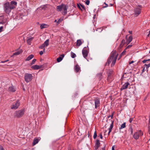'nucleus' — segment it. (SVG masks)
<instances>
[{
  "label": "nucleus",
  "mask_w": 150,
  "mask_h": 150,
  "mask_svg": "<svg viewBox=\"0 0 150 150\" xmlns=\"http://www.w3.org/2000/svg\"><path fill=\"white\" fill-rule=\"evenodd\" d=\"M143 135V132L141 130H139L135 132L134 133L133 137L135 139H137L139 138V136H142Z\"/></svg>",
  "instance_id": "obj_7"
},
{
  "label": "nucleus",
  "mask_w": 150,
  "mask_h": 150,
  "mask_svg": "<svg viewBox=\"0 0 150 150\" xmlns=\"http://www.w3.org/2000/svg\"><path fill=\"white\" fill-rule=\"evenodd\" d=\"M84 113L86 111L88 110H91L94 109V104L89 103L86 105H83L81 108Z\"/></svg>",
  "instance_id": "obj_3"
},
{
  "label": "nucleus",
  "mask_w": 150,
  "mask_h": 150,
  "mask_svg": "<svg viewBox=\"0 0 150 150\" xmlns=\"http://www.w3.org/2000/svg\"><path fill=\"white\" fill-rule=\"evenodd\" d=\"M128 131L130 132L131 134L133 135V128L131 125H129V128Z\"/></svg>",
  "instance_id": "obj_28"
},
{
  "label": "nucleus",
  "mask_w": 150,
  "mask_h": 150,
  "mask_svg": "<svg viewBox=\"0 0 150 150\" xmlns=\"http://www.w3.org/2000/svg\"><path fill=\"white\" fill-rule=\"evenodd\" d=\"M57 20H55L54 21V22H57Z\"/></svg>",
  "instance_id": "obj_63"
},
{
  "label": "nucleus",
  "mask_w": 150,
  "mask_h": 150,
  "mask_svg": "<svg viewBox=\"0 0 150 150\" xmlns=\"http://www.w3.org/2000/svg\"><path fill=\"white\" fill-rule=\"evenodd\" d=\"M103 8H105L108 6V5L105 3H104L103 5Z\"/></svg>",
  "instance_id": "obj_39"
},
{
  "label": "nucleus",
  "mask_w": 150,
  "mask_h": 150,
  "mask_svg": "<svg viewBox=\"0 0 150 150\" xmlns=\"http://www.w3.org/2000/svg\"><path fill=\"white\" fill-rule=\"evenodd\" d=\"M25 110L24 109H22L16 111L14 114V116L15 117L20 118L22 117L24 114Z\"/></svg>",
  "instance_id": "obj_4"
},
{
  "label": "nucleus",
  "mask_w": 150,
  "mask_h": 150,
  "mask_svg": "<svg viewBox=\"0 0 150 150\" xmlns=\"http://www.w3.org/2000/svg\"><path fill=\"white\" fill-rule=\"evenodd\" d=\"M144 66H145L146 67V69H147L149 67H150V64H145L144 65Z\"/></svg>",
  "instance_id": "obj_35"
},
{
  "label": "nucleus",
  "mask_w": 150,
  "mask_h": 150,
  "mask_svg": "<svg viewBox=\"0 0 150 150\" xmlns=\"http://www.w3.org/2000/svg\"><path fill=\"white\" fill-rule=\"evenodd\" d=\"M62 9L63 10V15H65L67 13V8L65 5H64L63 6Z\"/></svg>",
  "instance_id": "obj_16"
},
{
  "label": "nucleus",
  "mask_w": 150,
  "mask_h": 150,
  "mask_svg": "<svg viewBox=\"0 0 150 150\" xmlns=\"http://www.w3.org/2000/svg\"><path fill=\"white\" fill-rule=\"evenodd\" d=\"M77 6L79 8V9H81V7H80V4H77Z\"/></svg>",
  "instance_id": "obj_48"
},
{
  "label": "nucleus",
  "mask_w": 150,
  "mask_h": 150,
  "mask_svg": "<svg viewBox=\"0 0 150 150\" xmlns=\"http://www.w3.org/2000/svg\"><path fill=\"white\" fill-rule=\"evenodd\" d=\"M43 44L45 47L48 46L49 45V40L47 39L46 40Z\"/></svg>",
  "instance_id": "obj_27"
},
{
  "label": "nucleus",
  "mask_w": 150,
  "mask_h": 150,
  "mask_svg": "<svg viewBox=\"0 0 150 150\" xmlns=\"http://www.w3.org/2000/svg\"><path fill=\"white\" fill-rule=\"evenodd\" d=\"M95 100V108H97L98 107L100 106V100L99 99H96Z\"/></svg>",
  "instance_id": "obj_11"
},
{
  "label": "nucleus",
  "mask_w": 150,
  "mask_h": 150,
  "mask_svg": "<svg viewBox=\"0 0 150 150\" xmlns=\"http://www.w3.org/2000/svg\"><path fill=\"white\" fill-rule=\"evenodd\" d=\"M129 85L130 83L128 82L125 83L120 88V90L122 91L123 90L127 89V88L128 86Z\"/></svg>",
  "instance_id": "obj_12"
},
{
  "label": "nucleus",
  "mask_w": 150,
  "mask_h": 150,
  "mask_svg": "<svg viewBox=\"0 0 150 150\" xmlns=\"http://www.w3.org/2000/svg\"><path fill=\"white\" fill-rule=\"evenodd\" d=\"M25 81L27 82L31 81L33 79V76L31 74L26 73L24 75Z\"/></svg>",
  "instance_id": "obj_5"
},
{
  "label": "nucleus",
  "mask_w": 150,
  "mask_h": 150,
  "mask_svg": "<svg viewBox=\"0 0 150 150\" xmlns=\"http://www.w3.org/2000/svg\"><path fill=\"white\" fill-rule=\"evenodd\" d=\"M4 23V22H0V24H3Z\"/></svg>",
  "instance_id": "obj_62"
},
{
  "label": "nucleus",
  "mask_w": 150,
  "mask_h": 150,
  "mask_svg": "<svg viewBox=\"0 0 150 150\" xmlns=\"http://www.w3.org/2000/svg\"><path fill=\"white\" fill-rule=\"evenodd\" d=\"M80 5L81 6V7L83 8V9H85V7H84V6H83V5H81V4H80Z\"/></svg>",
  "instance_id": "obj_49"
},
{
  "label": "nucleus",
  "mask_w": 150,
  "mask_h": 150,
  "mask_svg": "<svg viewBox=\"0 0 150 150\" xmlns=\"http://www.w3.org/2000/svg\"><path fill=\"white\" fill-rule=\"evenodd\" d=\"M131 46V45H128V46L127 47V48H129Z\"/></svg>",
  "instance_id": "obj_59"
},
{
  "label": "nucleus",
  "mask_w": 150,
  "mask_h": 150,
  "mask_svg": "<svg viewBox=\"0 0 150 150\" xmlns=\"http://www.w3.org/2000/svg\"><path fill=\"white\" fill-rule=\"evenodd\" d=\"M82 42L80 40H78L77 41L76 45L77 46H80L82 44Z\"/></svg>",
  "instance_id": "obj_24"
},
{
  "label": "nucleus",
  "mask_w": 150,
  "mask_h": 150,
  "mask_svg": "<svg viewBox=\"0 0 150 150\" xmlns=\"http://www.w3.org/2000/svg\"><path fill=\"white\" fill-rule=\"evenodd\" d=\"M36 61V59H34L32 61V62L31 63V65H33L34 64Z\"/></svg>",
  "instance_id": "obj_37"
},
{
  "label": "nucleus",
  "mask_w": 150,
  "mask_h": 150,
  "mask_svg": "<svg viewBox=\"0 0 150 150\" xmlns=\"http://www.w3.org/2000/svg\"><path fill=\"white\" fill-rule=\"evenodd\" d=\"M118 55V54H117L115 51L112 52L110 57L107 60L105 65H109L112 62L111 64V66H114L115 63Z\"/></svg>",
  "instance_id": "obj_1"
},
{
  "label": "nucleus",
  "mask_w": 150,
  "mask_h": 150,
  "mask_svg": "<svg viewBox=\"0 0 150 150\" xmlns=\"http://www.w3.org/2000/svg\"><path fill=\"white\" fill-rule=\"evenodd\" d=\"M31 68L34 69H39V65H35L32 66Z\"/></svg>",
  "instance_id": "obj_26"
},
{
  "label": "nucleus",
  "mask_w": 150,
  "mask_h": 150,
  "mask_svg": "<svg viewBox=\"0 0 150 150\" xmlns=\"http://www.w3.org/2000/svg\"><path fill=\"white\" fill-rule=\"evenodd\" d=\"M71 56L72 58H74L76 57V54L72 52H71Z\"/></svg>",
  "instance_id": "obj_34"
},
{
  "label": "nucleus",
  "mask_w": 150,
  "mask_h": 150,
  "mask_svg": "<svg viewBox=\"0 0 150 150\" xmlns=\"http://www.w3.org/2000/svg\"><path fill=\"white\" fill-rule=\"evenodd\" d=\"M39 142V140L37 138H35L33 140V146H34L36 144H37Z\"/></svg>",
  "instance_id": "obj_23"
},
{
  "label": "nucleus",
  "mask_w": 150,
  "mask_h": 150,
  "mask_svg": "<svg viewBox=\"0 0 150 150\" xmlns=\"http://www.w3.org/2000/svg\"><path fill=\"white\" fill-rule=\"evenodd\" d=\"M126 125V123L124 122L123 124H122L121 126V127L120 128V129H122L124 128L125 127Z\"/></svg>",
  "instance_id": "obj_33"
},
{
  "label": "nucleus",
  "mask_w": 150,
  "mask_h": 150,
  "mask_svg": "<svg viewBox=\"0 0 150 150\" xmlns=\"http://www.w3.org/2000/svg\"><path fill=\"white\" fill-rule=\"evenodd\" d=\"M134 62V61H132L130 62H129V64H132Z\"/></svg>",
  "instance_id": "obj_55"
},
{
  "label": "nucleus",
  "mask_w": 150,
  "mask_h": 150,
  "mask_svg": "<svg viewBox=\"0 0 150 150\" xmlns=\"http://www.w3.org/2000/svg\"><path fill=\"white\" fill-rule=\"evenodd\" d=\"M112 150H114V147L113 146L112 147Z\"/></svg>",
  "instance_id": "obj_58"
},
{
  "label": "nucleus",
  "mask_w": 150,
  "mask_h": 150,
  "mask_svg": "<svg viewBox=\"0 0 150 150\" xmlns=\"http://www.w3.org/2000/svg\"><path fill=\"white\" fill-rule=\"evenodd\" d=\"M150 60V59H149L148 60H144L142 61V62L144 63H145L147 61Z\"/></svg>",
  "instance_id": "obj_41"
},
{
  "label": "nucleus",
  "mask_w": 150,
  "mask_h": 150,
  "mask_svg": "<svg viewBox=\"0 0 150 150\" xmlns=\"http://www.w3.org/2000/svg\"><path fill=\"white\" fill-rule=\"evenodd\" d=\"M47 25L45 24H42L40 25V28L42 29L46 27Z\"/></svg>",
  "instance_id": "obj_32"
},
{
  "label": "nucleus",
  "mask_w": 150,
  "mask_h": 150,
  "mask_svg": "<svg viewBox=\"0 0 150 150\" xmlns=\"http://www.w3.org/2000/svg\"><path fill=\"white\" fill-rule=\"evenodd\" d=\"M129 33L130 34H132V31H129Z\"/></svg>",
  "instance_id": "obj_57"
},
{
  "label": "nucleus",
  "mask_w": 150,
  "mask_h": 150,
  "mask_svg": "<svg viewBox=\"0 0 150 150\" xmlns=\"http://www.w3.org/2000/svg\"><path fill=\"white\" fill-rule=\"evenodd\" d=\"M9 91L11 92H14L16 91V89L14 88L12 86H10L9 87L8 89Z\"/></svg>",
  "instance_id": "obj_20"
},
{
  "label": "nucleus",
  "mask_w": 150,
  "mask_h": 150,
  "mask_svg": "<svg viewBox=\"0 0 150 150\" xmlns=\"http://www.w3.org/2000/svg\"><path fill=\"white\" fill-rule=\"evenodd\" d=\"M9 61V60H6V61H2L1 62V63H4L6 62H8Z\"/></svg>",
  "instance_id": "obj_51"
},
{
  "label": "nucleus",
  "mask_w": 150,
  "mask_h": 150,
  "mask_svg": "<svg viewBox=\"0 0 150 150\" xmlns=\"http://www.w3.org/2000/svg\"><path fill=\"white\" fill-rule=\"evenodd\" d=\"M102 74L101 73H99L97 75V76L98 78V79L100 80L102 78Z\"/></svg>",
  "instance_id": "obj_31"
},
{
  "label": "nucleus",
  "mask_w": 150,
  "mask_h": 150,
  "mask_svg": "<svg viewBox=\"0 0 150 150\" xmlns=\"http://www.w3.org/2000/svg\"><path fill=\"white\" fill-rule=\"evenodd\" d=\"M20 103L19 100H17L14 102L11 105V109L16 110L17 109L19 106Z\"/></svg>",
  "instance_id": "obj_6"
},
{
  "label": "nucleus",
  "mask_w": 150,
  "mask_h": 150,
  "mask_svg": "<svg viewBox=\"0 0 150 150\" xmlns=\"http://www.w3.org/2000/svg\"><path fill=\"white\" fill-rule=\"evenodd\" d=\"M74 69L75 71L76 72H78L79 71V70L80 69V68L79 65L78 64H76V65L74 68Z\"/></svg>",
  "instance_id": "obj_22"
},
{
  "label": "nucleus",
  "mask_w": 150,
  "mask_h": 150,
  "mask_svg": "<svg viewBox=\"0 0 150 150\" xmlns=\"http://www.w3.org/2000/svg\"><path fill=\"white\" fill-rule=\"evenodd\" d=\"M0 150H4L2 146H0Z\"/></svg>",
  "instance_id": "obj_46"
},
{
  "label": "nucleus",
  "mask_w": 150,
  "mask_h": 150,
  "mask_svg": "<svg viewBox=\"0 0 150 150\" xmlns=\"http://www.w3.org/2000/svg\"><path fill=\"white\" fill-rule=\"evenodd\" d=\"M34 57V55L33 54H31L29 55L26 59V61H29Z\"/></svg>",
  "instance_id": "obj_25"
},
{
  "label": "nucleus",
  "mask_w": 150,
  "mask_h": 150,
  "mask_svg": "<svg viewBox=\"0 0 150 150\" xmlns=\"http://www.w3.org/2000/svg\"><path fill=\"white\" fill-rule=\"evenodd\" d=\"M3 27L2 26H1L0 27V33L2 31V28Z\"/></svg>",
  "instance_id": "obj_45"
},
{
  "label": "nucleus",
  "mask_w": 150,
  "mask_h": 150,
  "mask_svg": "<svg viewBox=\"0 0 150 150\" xmlns=\"http://www.w3.org/2000/svg\"><path fill=\"white\" fill-rule=\"evenodd\" d=\"M64 4H62L58 6H57V9L58 11H61L62 9L63 6Z\"/></svg>",
  "instance_id": "obj_21"
},
{
  "label": "nucleus",
  "mask_w": 150,
  "mask_h": 150,
  "mask_svg": "<svg viewBox=\"0 0 150 150\" xmlns=\"http://www.w3.org/2000/svg\"><path fill=\"white\" fill-rule=\"evenodd\" d=\"M148 129H149H149H150V125H148Z\"/></svg>",
  "instance_id": "obj_53"
},
{
  "label": "nucleus",
  "mask_w": 150,
  "mask_h": 150,
  "mask_svg": "<svg viewBox=\"0 0 150 150\" xmlns=\"http://www.w3.org/2000/svg\"><path fill=\"white\" fill-rule=\"evenodd\" d=\"M33 38H31L28 39L27 40V42L29 45H30L31 44V42L33 39Z\"/></svg>",
  "instance_id": "obj_29"
},
{
  "label": "nucleus",
  "mask_w": 150,
  "mask_h": 150,
  "mask_svg": "<svg viewBox=\"0 0 150 150\" xmlns=\"http://www.w3.org/2000/svg\"><path fill=\"white\" fill-rule=\"evenodd\" d=\"M125 43V40L123 39L122 40L119 46V48H121L123 46Z\"/></svg>",
  "instance_id": "obj_18"
},
{
  "label": "nucleus",
  "mask_w": 150,
  "mask_h": 150,
  "mask_svg": "<svg viewBox=\"0 0 150 150\" xmlns=\"http://www.w3.org/2000/svg\"><path fill=\"white\" fill-rule=\"evenodd\" d=\"M17 4V2L15 1H11V3L8 2H7L4 4V10L5 12L9 14L10 12L12 9H14L15 6Z\"/></svg>",
  "instance_id": "obj_2"
},
{
  "label": "nucleus",
  "mask_w": 150,
  "mask_h": 150,
  "mask_svg": "<svg viewBox=\"0 0 150 150\" xmlns=\"http://www.w3.org/2000/svg\"><path fill=\"white\" fill-rule=\"evenodd\" d=\"M86 47H84L82 51V53L83 57L85 59H86V58L87 57L88 53V51L86 49Z\"/></svg>",
  "instance_id": "obj_8"
},
{
  "label": "nucleus",
  "mask_w": 150,
  "mask_h": 150,
  "mask_svg": "<svg viewBox=\"0 0 150 150\" xmlns=\"http://www.w3.org/2000/svg\"><path fill=\"white\" fill-rule=\"evenodd\" d=\"M63 20V19L60 18L57 21V25H59Z\"/></svg>",
  "instance_id": "obj_36"
},
{
  "label": "nucleus",
  "mask_w": 150,
  "mask_h": 150,
  "mask_svg": "<svg viewBox=\"0 0 150 150\" xmlns=\"http://www.w3.org/2000/svg\"><path fill=\"white\" fill-rule=\"evenodd\" d=\"M39 69H40V68L42 67V65H39Z\"/></svg>",
  "instance_id": "obj_61"
},
{
  "label": "nucleus",
  "mask_w": 150,
  "mask_h": 150,
  "mask_svg": "<svg viewBox=\"0 0 150 150\" xmlns=\"http://www.w3.org/2000/svg\"><path fill=\"white\" fill-rule=\"evenodd\" d=\"M43 53V52L42 51H41L40 52V54L42 55Z\"/></svg>",
  "instance_id": "obj_47"
},
{
  "label": "nucleus",
  "mask_w": 150,
  "mask_h": 150,
  "mask_svg": "<svg viewBox=\"0 0 150 150\" xmlns=\"http://www.w3.org/2000/svg\"><path fill=\"white\" fill-rule=\"evenodd\" d=\"M100 143L98 140H97L96 143V144L95 146V149H97L100 146Z\"/></svg>",
  "instance_id": "obj_15"
},
{
  "label": "nucleus",
  "mask_w": 150,
  "mask_h": 150,
  "mask_svg": "<svg viewBox=\"0 0 150 150\" xmlns=\"http://www.w3.org/2000/svg\"><path fill=\"white\" fill-rule=\"evenodd\" d=\"M22 51L21 50H20L18 51H17L13 54L12 56H11V57H12L13 56H16L19 54L20 53H22Z\"/></svg>",
  "instance_id": "obj_19"
},
{
  "label": "nucleus",
  "mask_w": 150,
  "mask_h": 150,
  "mask_svg": "<svg viewBox=\"0 0 150 150\" xmlns=\"http://www.w3.org/2000/svg\"><path fill=\"white\" fill-rule=\"evenodd\" d=\"M127 35L126 36V43L127 45L129 44L132 41V35L129 36L127 38Z\"/></svg>",
  "instance_id": "obj_10"
},
{
  "label": "nucleus",
  "mask_w": 150,
  "mask_h": 150,
  "mask_svg": "<svg viewBox=\"0 0 150 150\" xmlns=\"http://www.w3.org/2000/svg\"><path fill=\"white\" fill-rule=\"evenodd\" d=\"M113 71L111 69L108 70L107 71V73L108 74V80H110L111 79V75L112 74Z\"/></svg>",
  "instance_id": "obj_9"
},
{
  "label": "nucleus",
  "mask_w": 150,
  "mask_h": 150,
  "mask_svg": "<svg viewBox=\"0 0 150 150\" xmlns=\"http://www.w3.org/2000/svg\"><path fill=\"white\" fill-rule=\"evenodd\" d=\"M126 52V51L125 50H124L119 56V59L122 56L124 55L125 54Z\"/></svg>",
  "instance_id": "obj_30"
},
{
  "label": "nucleus",
  "mask_w": 150,
  "mask_h": 150,
  "mask_svg": "<svg viewBox=\"0 0 150 150\" xmlns=\"http://www.w3.org/2000/svg\"><path fill=\"white\" fill-rule=\"evenodd\" d=\"M102 150H105L104 148H102Z\"/></svg>",
  "instance_id": "obj_64"
},
{
  "label": "nucleus",
  "mask_w": 150,
  "mask_h": 150,
  "mask_svg": "<svg viewBox=\"0 0 150 150\" xmlns=\"http://www.w3.org/2000/svg\"><path fill=\"white\" fill-rule=\"evenodd\" d=\"M97 136V134L96 132L95 131L94 132V135L93 136L94 139H96V138Z\"/></svg>",
  "instance_id": "obj_38"
},
{
  "label": "nucleus",
  "mask_w": 150,
  "mask_h": 150,
  "mask_svg": "<svg viewBox=\"0 0 150 150\" xmlns=\"http://www.w3.org/2000/svg\"><path fill=\"white\" fill-rule=\"evenodd\" d=\"M111 125L110 126V127L108 129L109 131L108 134V135L110 133L113 127V123H114V121H112V120H111Z\"/></svg>",
  "instance_id": "obj_14"
},
{
  "label": "nucleus",
  "mask_w": 150,
  "mask_h": 150,
  "mask_svg": "<svg viewBox=\"0 0 150 150\" xmlns=\"http://www.w3.org/2000/svg\"><path fill=\"white\" fill-rule=\"evenodd\" d=\"M45 6H41L40 7V8H41L42 9H43L45 8Z\"/></svg>",
  "instance_id": "obj_52"
},
{
  "label": "nucleus",
  "mask_w": 150,
  "mask_h": 150,
  "mask_svg": "<svg viewBox=\"0 0 150 150\" xmlns=\"http://www.w3.org/2000/svg\"><path fill=\"white\" fill-rule=\"evenodd\" d=\"M149 125H150V115L149 116Z\"/></svg>",
  "instance_id": "obj_56"
},
{
  "label": "nucleus",
  "mask_w": 150,
  "mask_h": 150,
  "mask_svg": "<svg viewBox=\"0 0 150 150\" xmlns=\"http://www.w3.org/2000/svg\"><path fill=\"white\" fill-rule=\"evenodd\" d=\"M64 56V54H62L57 59V60L58 62H60L63 59V58Z\"/></svg>",
  "instance_id": "obj_17"
},
{
  "label": "nucleus",
  "mask_w": 150,
  "mask_h": 150,
  "mask_svg": "<svg viewBox=\"0 0 150 150\" xmlns=\"http://www.w3.org/2000/svg\"><path fill=\"white\" fill-rule=\"evenodd\" d=\"M90 3V1L88 0H87L86 1V2H85V4L87 5H88Z\"/></svg>",
  "instance_id": "obj_40"
},
{
  "label": "nucleus",
  "mask_w": 150,
  "mask_h": 150,
  "mask_svg": "<svg viewBox=\"0 0 150 150\" xmlns=\"http://www.w3.org/2000/svg\"><path fill=\"white\" fill-rule=\"evenodd\" d=\"M113 116V113L111 115H110L108 116V118H109L110 117H111V119H112Z\"/></svg>",
  "instance_id": "obj_43"
},
{
  "label": "nucleus",
  "mask_w": 150,
  "mask_h": 150,
  "mask_svg": "<svg viewBox=\"0 0 150 150\" xmlns=\"http://www.w3.org/2000/svg\"><path fill=\"white\" fill-rule=\"evenodd\" d=\"M135 14L136 16H138L141 12V9L139 8H136L134 10Z\"/></svg>",
  "instance_id": "obj_13"
},
{
  "label": "nucleus",
  "mask_w": 150,
  "mask_h": 150,
  "mask_svg": "<svg viewBox=\"0 0 150 150\" xmlns=\"http://www.w3.org/2000/svg\"><path fill=\"white\" fill-rule=\"evenodd\" d=\"M145 69H146V67L145 66H144V68L142 70V72H144V71L145 70Z\"/></svg>",
  "instance_id": "obj_50"
},
{
  "label": "nucleus",
  "mask_w": 150,
  "mask_h": 150,
  "mask_svg": "<svg viewBox=\"0 0 150 150\" xmlns=\"http://www.w3.org/2000/svg\"><path fill=\"white\" fill-rule=\"evenodd\" d=\"M100 138L101 139H102V138H103V136H102V135L101 134H100Z\"/></svg>",
  "instance_id": "obj_54"
},
{
  "label": "nucleus",
  "mask_w": 150,
  "mask_h": 150,
  "mask_svg": "<svg viewBox=\"0 0 150 150\" xmlns=\"http://www.w3.org/2000/svg\"><path fill=\"white\" fill-rule=\"evenodd\" d=\"M150 33V30L149 31V33L147 35V37H149V36Z\"/></svg>",
  "instance_id": "obj_60"
},
{
  "label": "nucleus",
  "mask_w": 150,
  "mask_h": 150,
  "mask_svg": "<svg viewBox=\"0 0 150 150\" xmlns=\"http://www.w3.org/2000/svg\"><path fill=\"white\" fill-rule=\"evenodd\" d=\"M133 118H130L129 120V122L130 123H131L132 121L133 120Z\"/></svg>",
  "instance_id": "obj_44"
},
{
  "label": "nucleus",
  "mask_w": 150,
  "mask_h": 150,
  "mask_svg": "<svg viewBox=\"0 0 150 150\" xmlns=\"http://www.w3.org/2000/svg\"><path fill=\"white\" fill-rule=\"evenodd\" d=\"M45 47V46H44L43 45V44H42V45L40 46L39 47V48H40V49H42L43 47Z\"/></svg>",
  "instance_id": "obj_42"
}]
</instances>
